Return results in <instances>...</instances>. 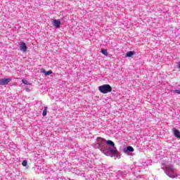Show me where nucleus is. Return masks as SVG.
I'll return each mask as SVG.
<instances>
[{
	"instance_id": "obj_1",
	"label": "nucleus",
	"mask_w": 180,
	"mask_h": 180,
	"mask_svg": "<svg viewBox=\"0 0 180 180\" xmlns=\"http://www.w3.org/2000/svg\"><path fill=\"white\" fill-rule=\"evenodd\" d=\"M98 90L101 94H108V92H112V86L109 84H104L98 86Z\"/></svg>"
},
{
	"instance_id": "obj_2",
	"label": "nucleus",
	"mask_w": 180,
	"mask_h": 180,
	"mask_svg": "<svg viewBox=\"0 0 180 180\" xmlns=\"http://www.w3.org/2000/svg\"><path fill=\"white\" fill-rule=\"evenodd\" d=\"M101 141V143H105V141H106V144L108 146H111V147H115V143L110 140H108L106 141L105 139L103 138H99L98 139V142Z\"/></svg>"
},
{
	"instance_id": "obj_3",
	"label": "nucleus",
	"mask_w": 180,
	"mask_h": 180,
	"mask_svg": "<svg viewBox=\"0 0 180 180\" xmlns=\"http://www.w3.org/2000/svg\"><path fill=\"white\" fill-rule=\"evenodd\" d=\"M20 50L22 53H26V51H27V46H26V43L23 41L20 42Z\"/></svg>"
},
{
	"instance_id": "obj_4",
	"label": "nucleus",
	"mask_w": 180,
	"mask_h": 180,
	"mask_svg": "<svg viewBox=\"0 0 180 180\" xmlns=\"http://www.w3.org/2000/svg\"><path fill=\"white\" fill-rule=\"evenodd\" d=\"M12 81L11 78H3L0 79V85H8Z\"/></svg>"
},
{
	"instance_id": "obj_5",
	"label": "nucleus",
	"mask_w": 180,
	"mask_h": 180,
	"mask_svg": "<svg viewBox=\"0 0 180 180\" xmlns=\"http://www.w3.org/2000/svg\"><path fill=\"white\" fill-rule=\"evenodd\" d=\"M166 172L168 174V176H169L170 178H174V176H171V174L174 172V167L172 166H167Z\"/></svg>"
},
{
	"instance_id": "obj_6",
	"label": "nucleus",
	"mask_w": 180,
	"mask_h": 180,
	"mask_svg": "<svg viewBox=\"0 0 180 180\" xmlns=\"http://www.w3.org/2000/svg\"><path fill=\"white\" fill-rule=\"evenodd\" d=\"M108 150L110 152L111 155H116V154H119L117 148L115 146H112V148H109Z\"/></svg>"
},
{
	"instance_id": "obj_7",
	"label": "nucleus",
	"mask_w": 180,
	"mask_h": 180,
	"mask_svg": "<svg viewBox=\"0 0 180 180\" xmlns=\"http://www.w3.org/2000/svg\"><path fill=\"white\" fill-rule=\"evenodd\" d=\"M52 24L55 27L59 28L61 25V22L58 20H53Z\"/></svg>"
},
{
	"instance_id": "obj_8",
	"label": "nucleus",
	"mask_w": 180,
	"mask_h": 180,
	"mask_svg": "<svg viewBox=\"0 0 180 180\" xmlns=\"http://www.w3.org/2000/svg\"><path fill=\"white\" fill-rule=\"evenodd\" d=\"M173 132L175 136V137H177L178 139H180V132L179 130L176 129V128H173Z\"/></svg>"
},
{
	"instance_id": "obj_9",
	"label": "nucleus",
	"mask_w": 180,
	"mask_h": 180,
	"mask_svg": "<svg viewBox=\"0 0 180 180\" xmlns=\"http://www.w3.org/2000/svg\"><path fill=\"white\" fill-rule=\"evenodd\" d=\"M127 151H129V153H133V151H134V148L132 146H127L124 152L126 153Z\"/></svg>"
},
{
	"instance_id": "obj_10",
	"label": "nucleus",
	"mask_w": 180,
	"mask_h": 180,
	"mask_svg": "<svg viewBox=\"0 0 180 180\" xmlns=\"http://www.w3.org/2000/svg\"><path fill=\"white\" fill-rule=\"evenodd\" d=\"M133 56H134V51H130L125 53V57H131Z\"/></svg>"
},
{
	"instance_id": "obj_11",
	"label": "nucleus",
	"mask_w": 180,
	"mask_h": 180,
	"mask_svg": "<svg viewBox=\"0 0 180 180\" xmlns=\"http://www.w3.org/2000/svg\"><path fill=\"white\" fill-rule=\"evenodd\" d=\"M41 72H44V74L45 75H50L53 74V71L52 70H49V71L46 72V70L44 69H43L41 70Z\"/></svg>"
},
{
	"instance_id": "obj_12",
	"label": "nucleus",
	"mask_w": 180,
	"mask_h": 180,
	"mask_svg": "<svg viewBox=\"0 0 180 180\" xmlns=\"http://www.w3.org/2000/svg\"><path fill=\"white\" fill-rule=\"evenodd\" d=\"M42 116H47V107H45L42 112Z\"/></svg>"
},
{
	"instance_id": "obj_13",
	"label": "nucleus",
	"mask_w": 180,
	"mask_h": 180,
	"mask_svg": "<svg viewBox=\"0 0 180 180\" xmlns=\"http://www.w3.org/2000/svg\"><path fill=\"white\" fill-rule=\"evenodd\" d=\"M22 84H25V85H32V83H29L27 80L22 79Z\"/></svg>"
},
{
	"instance_id": "obj_14",
	"label": "nucleus",
	"mask_w": 180,
	"mask_h": 180,
	"mask_svg": "<svg viewBox=\"0 0 180 180\" xmlns=\"http://www.w3.org/2000/svg\"><path fill=\"white\" fill-rule=\"evenodd\" d=\"M101 53H102V54H103L104 56H108V51H106L105 49H101Z\"/></svg>"
},
{
	"instance_id": "obj_15",
	"label": "nucleus",
	"mask_w": 180,
	"mask_h": 180,
	"mask_svg": "<svg viewBox=\"0 0 180 180\" xmlns=\"http://www.w3.org/2000/svg\"><path fill=\"white\" fill-rule=\"evenodd\" d=\"M22 167H27V160H23L22 162Z\"/></svg>"
},
{
	"instance_id": "obj_16",
	"label": "nucleus",
	"mask_w": 180,
	"mask_h": 180,
	"mask_svg": "<svg viewBox=\"0 0 180 180\" xmlns=\"http://www.w3.org/2000/svg\"><path fill=\"white\" fill-rule=\"evenodd\" d=\"M173 92H176V94H180V90H174Z\"/></svg>"
},
{
	"instance_id": "obj_17",
	"label": "nucleus",
	"mask_w": 180,
	"mask_h": 180,
	"mask_svg": "<svg viewBox=\"0 0 180 180\" xmlns=\"http://www.w3.org/2000/svg\"><path fill=\"white\" fill-rule=\"evenodd\" d=\"M25 89H26L27 92H30V89L26 88Z\"/></svg>"
},
{
	"instance_id": "obj_18",
	"label": "nucleus",
	"mask_w": 180,
	"mask_h": 180,
	"mask_svg": "<svg viewBox=\"0 0 180 180\" xmlns=\"http://www.w3.org/2000/svg\"><path fill=\"white\" fill-rule=\"evenodd\" d=\"M178 68H180V62H179V63L178 65Z\"/></svg>"
}]
</instances>
